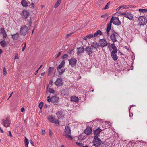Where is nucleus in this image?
<instances>
[{"mask_svg":"<svg viewBox=\"0 0 147 147\" xmlns=\"http://www.w3.org/2000/svg\"><path fill=\"white\" fill-rule=\"evenodd\" d=\"M30 19H28L27 21L28 23L27 25H28V27L26 25L22 26L20 29L19 33L21 35L25 36L27 34L29 29L30 28L31 25L32 24V20L33 18L32 16H30Z\"/></svg>","mask_w":147,"mask_h":147,"instance_id":"1","label":"nucleus"},{"mask_svg":"<svg viewBox=\"0 0 147 147\" xmlns=\"http://www.w3.org/2000/svg\"><path fill=\"white\" fill-rule=\"evenodd\" d=\"M147 19L146 17L143 16H140L138 18V23L140 26L144 25L147 23Z\"/></svg>","mask_w":147,"mask_h":147,"instance_id":"2","label":"nucleus"},{"mask_svg":"<svg viewBox=\"0 0 147 147\" xmlns=\"http://www.w3.org/2000/svg\"><path fill=\"white\" fill-rule=\"evenodd\" d=\"M92 143L94 146L96 147H98L100 145L102 141L98 136H94Z\"/></svg>","mask_w":147,"mask_h":147,"instance_id":"3","label":"nucleus"},{"mask_svg":"<svg viewBox=\"0 0 147 147\" xmlns=\"http://www.w3.org/2000/svg\"><path fill=\"white\" fill-rule=\"evenodd\" d=\"M112 20V22H111V23H113V24L115 25L119 26L121 24V22L119 20L118 17H114L113 16L111 18L109 23H110L111 21Z\"/></svg>","mask_w":147,"mask_h":147,"instance_id":"4","label":"nucleus"},{"mask_svg":"<svg viewBox=\"0 0 147 147\" xmlns=\"http://www.w3.org/2000/svg\"><path fill=\"white\" fill-rule=\"evenodd\" d=\"M57 117L58 119H63L65 115V113L62 110H59L56 113Z\"/></svg>","mask_w":147,"mask_h":147,"instance_id":"5","label":"nucleus"},{"mask_svg":"<svg viewBox=\"0 0 147 147\" xmlns=\"http://www.w3.org/2000/svg\"><path fill=\"white\" fill-rule=\"evenodd\" d=\"M30 15L29 12L26 10H23L21 15L23 19L26 20Z\"/></svg>","mask_w":147,"mask_h":147,"instance_id":"6","label":"nucleus"},{"mask_svg":"<svg viewBox=\"0 0 147 147\" xmlns=\"http://www.w3.org/2000/svg\"><path fill=\"white\" fill-rule=\"evenodd\" d=\"M85 51L89 56H92V55L93 52L90 46H87L85 48Z\"/></svg>","mask_w":147,"mask_h":147,"instance_id":"7","label":"nucleus"},{"mask_svg":"<svg viewBox=\"0 0 147 147\" xmlns=\"http://www.w3.org/2000/svg\"><path fill=\"white\" fill-rule=\"evenodd\" d=\"M2 124L6 127L9 126L10 124V121L9 119L7 118L6 120H3L2 121Z\"/></svg>","mask_w":147,"mask_h":147,"instance_id":"8","label":"nucleus"},{"mask_svg":"<svg viewBox=\"0 0 147 147\" xmlns=\"http://www.w3.org/2000/svg\"><path fill=\"white\" fill-rule=\"evenodd\" d=\"M63 80L61 78H57L55 82V84L57 86H61L63 84Z\"/></svg>","mask_w":147,"mask_h":147,"instance_id":"9","label":"nucleus"},{"mask_svg":"<svg viewBox=\"0 0 147 147\" xmlns=\"http://www.w3.org/2000/svg\"><path fill=\"white\" fill-rule=\"evenodd\" d=\"M69 88H65L62 90L60 93H61L63 95L67 96L69 94Z\"/></svg>","mask_w":147,"mask_h":147,"instance_id":"10","label":"nucleus"},{"mask_svg":"<svg viewBox=\"0 0 147 147\" xmlns=\"http://www.w3.org/2000/svg\"><path fill=\"white\" fill-rule=\"evenodd\" d=\"M99 42L101 47L102 48L108 45L107 41L106 39L104 38L100 39L99 41Z\"/></svg>","mask_w":147,"mask_h":147,"instance_id":"11","label":"nucleus"},{"mask_svg":"<svg viewBox=\"0 0 147 147\" xmlns=\"http://www.w3.org/2000/svg\"><path fill=\"white\" fill-rule=\"evenodd\" d=\"M69 64L72 67H74L76 65L77 63V60L75 58H71V59H68Z\"/></svg>","mask_w":147,"mask_h":147,"instance_id":"12","label":"nucleus"},{"mask_svg":"<svg viewBox=\"0 0 147 147\" xmlns=\"http://www.w3.org/2000/svg\"><path fill=\"white\" fill-rule=\"evenodd\" d=\"M92 132V129L88 125L87 126L84 130V133L87 135H90Z\"/></svg>","mask_w":147,"mask_h":147,"instance_id":"13","label":"nucleus"},{"mask_svg":"<svg viewBox=\"0 0 147 147\" xmlns=\"http://www.w3.org/2000/svg\"><path fill=\"white\" fill-rule=\"evenodd\" d=\"M119 36V34H111L110 35V38L113 43H115L117 41L116 38Z\"/></svg>","mask_w":147,"mask_h":147,"instance_id":"14","label":"nucleus"},{"mask_svg":"<svg viewBox=\"0 0 147 147\" xmlns=\"http://www.w3.org/2000/svg\"><path fill=\"white\" fill-rule=\"evenodd\" d=\"M59 98L56 96H54L51 98V102L54 105H57L58 102V100Z\"/></svg>","mask_w":147,"mask_h":147,"instance_id":"15","label":"nucleus"},{"mask_svg":"<svg viewBox=\"0 0 147 147\" xmlns=\"http://www.w3.org/2000/svg\"><path fill=\"white\" fill-rule=\"evenodd\" d=\"M111 22H112V20L111 21L110 23H109V24H107L106 32H107V35L108 36H109V32L111 29Z\"/></svg>","mask_w":147,"mask_h":147,"instance_id":"16","label":"nucleus"},{"mask_svg":"<svg viewBox=\"0 0 147 147\" xmlns=\"http://www.w3.org/2000/svg\"><path fill=\"white\" fill-rule=\"evenodd\" d=\"M102 129L99 127L95 130L94 131V136H99V134L102 131Z\"/></svg>","mask_w":147,"mask_h":147,"instance_id":"17","label":"nucleus"},{"mask_svg":"<svg viewBox=\"0 0 147 147\" xmlns=\"http://www.w3.org/2000/svg\"><path fill=\"white\" fill-rule=\"evenodd\" d=\"M100 46L99 44L96 41L92 43L91 45V47H92L93 49H96L97 48H98Z\"/></svg>","mask_w":147,"mask_h":147,"instance_id":"18","label":"nucleus"},{"mask_svg":"<svg viewBox=\"0 0 147 147\" xmlns=\"http://www.w3.org/2000/svg\"><path fill=\"white\" fill-rule=\"evenodd\" d=\"M1 34H2L3 36V37L4 38H5L6 37H7V34L6 33V32L5 29L3 28H1L0 29Z\"/></svg>","mask_w":147,"mask_h":147,"instance_id":"19","label":"nucleus"},{"mask_svg":"<svg viewBox=\"0 0 147 147\" xmlns=\"http://www.w3.org/2000/svg\"><path fill=\"white\" fill-rule=\"evenodd\" d=\"M78 51L77 54L78 55H81V54L84 52V47H81L77 48Z\"/></svg>","mask_w":147,"mask_h":147,"instance_id":"20","label":"nucleus"},{"mask_svg":"<svg viewBox=\"0 0 147 147\" xmlns=\"http://www.w3.org/2000/svg\"><path fill=\"white\" fill-rule=\"evenodd\" d=\"M65 64V62L64 60H63L61 63L60 64L59 66L57 67V70L60 69L61 68L64 67Z\"/></svg>","mask_w":147,"mask_h":147,"instance_id":"21","label":"nucleus"},{"mask_svg":"<svg viewBox=\"0 0 147 147\" xmlns=\"http://www.w3.org/2000/svg\"><path fill=\"white\" fill-rule=\"evenodd\" d=\"M11 38L13 40H17L19 38V34L18 33H16L14 34H11Z\"/></svg>","mask_w":147,"mask_h":147,"instance_id":"22","label":"nucleus"},{"mask_svg":"<svg viewBox=\"0 0 147 147\" xmlns=\"http://www.w3.org/2000/svg\"><path fill=\"white\" fill-rule=\"evenodd\" d=\"M64 132L66 133V134H71V130H70V127L69 126H66L65 127Z\"/></svg>","mask_w":147,"mask_h":147,"instance_id":"23","label":"nucleus"},{"mask_svg":"<svg viewBox=\"0 0 147 147\" xmlns=\"http://www.w3.org/2000/svg\"><path fill=\"white\" fill-rule=\"evenodd\" d=\"M49 85L48 84L47 85V91L49 92L50 93L52 94H54L55 92V91L53 88H49Z\"/></svg>","mask_w":147,"mask_h":147,"instance_id":"24","label":"nucleus"},{"mask_svg":"<svg viewBox=\"0 0 147 147\" xmlns=\"http://www.w3.org/2000/svg\"><path fill=\"white\" fill-rule=\"evenodd\" d=\"M117 53L115 52H111V56L113 60L114 61H116L117 60L118 58V57L116 53Z\"/></svg>","mask_w":147,"mask_h":147,"instance_id":"25","label":"nucleus"},{"mask_svg":"<svg viewBox=\"0 0 147 147\" xmlns=\"http://www.w3.org/2000/svg\"><path fill=\"white\" fill-rule=\"evenodd\" d=\"M114 43H113L111 44V47L113 49V51L111 52H115L117 53V49L116 47L115 46L114 44Z\"/></svg>","mask_w":147,"mask_h":147,"instance_id":"26","label":"nucleus"},{"mask_svg":"<svg viewBox=\"0 0 147 147\" xmlns=\"http://www.w3.org/2000/svg\"><path fill=\"white\" fill-rule=\"evenodd\" d=\"M71 101L78 102L79 100L78 98L75 96H72L71 97Z\"/></svg>","mask_w":147,"mask_h":147,"instance_id":"27","label":"nucleus"},{"mask_svg":"<svg viewBox=\"0 0 147 147\" xmlns=\"http://www.w3.org/2000/svg\"><path fill=\"white\" fill-rule=\"evenodd\" d=\"M102 34L101 31L100 30H98L96 32L94 33L93 36L94 37H98V35H101Z\"/></svg>","mask_w":147,"mask_h":147,"instance_id":"28","label":"nucleus"},{"mask_svg":"<svg viewBox=\"0 0 147 147\" xmlns=\"http://www.w3.org/2000/svg\"><path fill=\"white\" fill-rule=\"evenodd\" d=\"M47 119L51 123H53L54 120L55 119V118L51 115L48 116Z\"/></svg>","mask_w":147,"mask_h":147,"instance_id":"29","label":"nucleus"},{"mask_svg":"<svg viewBox=\"0 0 147 147\" xmlns=\"http://www.w3.org/2000/svg\"><path fill=\"white\" fill-rule=\"evenodd\" d=\"M125 17H126L129 20H131L133 18V15L131 13L127 12V15Z\"/></svg>","mask_w":147,"mask_h":147,"instance_id":"30","label":"nucleus"},{"mask_svg":"<svg viewBox=\"0 0 147 147\" xmlns=\"http://www.w3.org/2000/svg\"><path fill=\"white\" fill-rule=\"evenodd\" d=\"M21 4L23 7H26L28 5V3L25 0H22Z\"/></svg>","mask_w":147,"mask_h":147,"instance_id":"31","label":"nucleus"},{"mask_svg":"<svg viewBox=\"0 0 147 147\" xmlns=\"http://www.w3.org/2000/svg\"><path fill=\"white\" fill-rule=\"evenodd\" d=\"M1 45L3 47H5L7 45V43L5 40H2L0 42Z\"/></svg>","mask_w":147,"mask_h":147,"instance_id":"32","label":"nucleus"},{"mask_svg":"<svg viewBox=\"0 0 147 147\" xmlns=\"http://www.w3.org/2000/svg\"><path fill=\"white\" fill-rule=\"evenodd\" d=\"M61 2V0H57L56 3H55L54 7L55 8H56L59 5Z\"/></svg>","mask_w":147,"mask_h":147,"instance_id":"33","label":"nucleus"},{"mask_svg":"<svg viewBox=\"0 0 147 147\" xmlns=\"http://www.w3.org/2000/svg\"><path fill=\"white\" fill-rule=\"evenodd\" d=\"M25 147H28L29 144V142L28 139L26 137L25 138Z\"/></svg>","mask_w":147,"mask_h":147,"instance_id":"34","label":"nucleus"},{"mask_svg":"<svg viewBox=\"0 0 147 147\" xmlns=\"http://www.w3.org/2000/svg\"><path fill=\"white\" fill-rule=\"evenodd\" d=\"M65 69H63L60 70H59V74L60 75H62L65 71Z\"/></svg>","mask_w":147,"mask_h":147,"instance_id":"35","label":"nucleus"},{"mask_svg":"<svg viewBox=\"0 0 147 147\" xmlns=\"http://www.w3.org/2000/svg\"><path fill=\"white\" fill-rule=\"evenodd\" d=\"M71 134H63V136H65L66 138H69L70 140H72L73 139L72 137L71 136Z\"/></svg>","mask_w":147,"mask_h":147,"instance_id":"36","label":"nucleus"},{"mask_svg":"<svg viewBox=\"0 0 147 147\" xmlns=\"http://www.w3.org/2000/svg\"><path fill=\"white\" fill-rule=\"evenodd\" d=\"M121 9H124L129 8V5H122L119 6Z\"/></svg>","mask_w":147,"mask_h":147,"instance_id":"37","label":"nucleus"},{"mask_svg":"<svg viewBox=\"0 0 147 147\" xmlns=\"http://www.w3.org/2000/svg\"><path fill=\"white\" fill-rule=\"evenodd\" d=\"M53 69L54 68L53 67H49V71L48 73V75H49L50 74V73L53 71Z\"/></svg>","mask_w":147,"mask_h":147,"instance_id":"38","label":"nucleus"},{"mask_svg":"<svg viewBox=\"0 0 147 147\" xmlns=\"http://www.w3.org/2000/svg\"><path fill=\"white\" fill-rule=\"evenodd\" d=\"M109 3H110V2L108 3H107V4L105 5V7L102 9L103 10H105V9H108L109 8Z\"/></svg>","mask_w":147,"mask_h":147,"instance_id":"39","label":"nucleus"},{"mask_svg":"<svg viewBox=\"0 0 147 147\" xmlns=\"http://www.w3.org/2000/svg\"><path fill=\"white\" fill-rule=\"evenodd\" d=\"M138 11L139 12L144 13L146 12V9H139Z\"/></svg>","mask_w":147,"mask_h":147,"instance_id":"40","label":"nucleus"},{"mask_svg":"<svg viewBox=\"0 0 147 147\" xmlns=\"http://www.w3.org/2000/svg\"><path fill=\"white\" fill-rule=\"evenodd\" d=\"M94 36L93 34H89L88 35H86V37L90 39L92 38Z\"/></svg>","mask_w":147,"mask_h":147,"instance_id":"41","label":"nucleus"},{"mask_svg":"<svg viewBox=\"0 0 147 147\" xmlns=\"http://www.w3.org/2000/svg\"><path fill=\"white\" fill-rule=\"evenodd\" d=\"M44 103L43 102H41L39 105V107L41 109L42 108V107L43 106Z\"/></svg>","mask_w":147,"mask_h":147,"instance_id":"42","label":"nucleus"},{"mask_svg":"<svg viewBox=\"0 0 147 147\" xmlns=\"http://www.w3.org/2000/svg\"><path fill=\"white\" fill-rule=\"evenodd\" d=\"M68 55L67 54H64L61 57L62 59L67 58L68 57Z\"/></svg>","mask_w":147,"mask_h":147,"instance_id":"43","label":"nucleus"},{"mask_svg":"<svg viewBox=\"0 0 147 147\" xmlns=\"http://www.w3.org/2000/svg\"><path fill=\"white\" fill-rule=\"evenodd\" d=\"M3 75L4 76H5L7 74L6 69L5 67L3 68Z\"/></svg>","mask_w":147,"mask_h":147,"instance_id":"44","label":"nucleus"},{"mask_svg":"<svg viewBox=\"0 0 147 147\" xmlns=\"http://www.w3.org/2000/svg\"><path fill=\"white\" fill-rule=\"evenodd\" d=\"M78 140H83V137L82 136H79L78 137Z\"/></svg>","mask_w":147,"mask_h":147,"instance_id":"45","label":"nucleus"},{"mask_svg":"<svg viewBox=\"0 0 147 147\" xmlns=\"http://www.w3.org/2000/svg\"><path fill=\"white\" fill-rule=\"evenodd\" d=\"M47 101L48 102H49L51 101V97L50 96H48L47 98Z\"/></svg>","mask_w":147,"mask_h":147,"instance_id":"46","label":"nucleus"},{"mask_svg":"<svg viewBox=\"0 0 147 147\" xmlns=\"http://www.w3.org/2000/svg\"><path fill=\"white\" fill-rule=\"evenodd\" d=\"M26 47V42H24V45L22 49V51H24Z\"/></svg>","mask_w":147,"mask_h":147,"instance_id":"47","label":"nucleus"},{"mask_svg":"<svg viewBox=\"0 0 147 147\" xmlns=\"http://www.w3.org/2000/svg\"><path fill=\"white\" fill-rule=\"evenodd\" d=\"M76 144L77 145H78L80 146H82L83 145V144L82 143L77 142H76Z\"/></svg>","mask_w":147,"mask_h":147,"instance_id":"48","label":"nucleus"},{"mask_svg":"<svg viewBox=\"0 0 147 147\" xmlns=\"http://www.w3.org/2000/svg\"><path fill=\"white\" fill-rule=\"evenodd\" d=\"M53 123H54L55 124H59V121L58 120H55L54 121V122Z\"/></svg>","mask_w":147,"mask_h":147,"instance_id":"49","label":"nucleus"},{"mask_svg":"<svg viewBox=\"0 0 147 147\" xmlns=\"http://www.w3.org/2000/svg\"><path fill=\"white\" fill-rule=\"evenodd\" d=\"M112 34H117L118 35V34H119L118 33H117L115 32L114 30H112Z\"/></svg>","mask_w":147,"mask_h":147,"instance_id":"50","label":"nucleus"},{"mask_svg":"<svg viewBox=\"0 0 147 147\" xmlns=\"http://www.w3.org/2000/svg\"><path fill=\"white\" fill-rule=\"evenodd\" d=\"M73 50H74V49H72L71 50H69L67 51L68 53L69 54H71L72 53V52L73 51Z\"/></svg>","mask_w":147,"mask_h":147,"instance_id":"51","label":"nucleus"},{"mask_svg":"<svg viewBox=\"0 0 147 147\" xmlns=\"http://www.w3.org/2000/svg\"><path fill=\"white\" fill-rule=\"evenodd\" d=\"M73 34V33H71L69 34H68L66 35V38H67L69 36H70L71 35H72Z\"/></svg>","mask_w":147,"mask_h":147,"instance_id":"52","label":"nucleus"},{"mask_svg":"<svg viewBox=\"0 0 147 147\" xmlns=\"http://www.w3.org/2000/svg\"><path fill=\"white\" fill-rule=\"evenodd\" d=\"M19 58L18 55L17 53H16L15 55V59H18Z\"/></svg>","mask_w":147,"mask_h":147,"instance_id":"53","label":"nucleus"},{"mask_svg":"<svg viewBox=\"0 0 147 147\" xmlns=\"http://www.w3.org/2000/svg\"><path fill=\"white\" fill-rule=\"evenodd\" d=\"M8 132L9 133V134H7L9 136H10V137H12V134L11 132L10 131H8Z\"/></svg>","mask_w":147,"mask_h":147,"instance_id":"54","label":"nucleus"},{"mask_svg":"<svg viewBox=\"0 0 147 147\" xmlns=\"http://www.w3.org/2000/svg\"><path fill=\"white\" fill-rule=\"evenodd\" d=\"M108 15L107 14H106L104 15H102L101 16V17L102 18H105L106 16H107Z\"/></svg>","mask_w":147,"mask_h":147,"instance_id":"55","label":"nucleus"},{"mask_svg":"<svg viewBox=\"0 0 147 147\" xmlns=\"http://www.w3.org/2000/svg\"><path fill=\"white\" fill-rule=\"evenodd\" d=\"M135 7V6L134 5H129V8H134Z\"/></svg>","mask_w":147,"mask_h":147,"instance_id":"56","label":"nucleus"},{"mask_svg":"<svg viewBox=\"0 0 147 147\" xmlns=\"http://www.w3.org/2000/svg\"><path fill=\"white\" fill-rule=\"evenodd\" d=\"M127 12L126 13L125 12H124V13H122L121 14V15H123L125 17L127 15Z\"/></svg>","mask_w":147,"mask_h":147,"instance_id":"57","label":"nucleus"},{"mask_svg":"<svg viewBox=\"0 0 147 147\" xmlns=\"http://www.w3.org/2000/svg\"><path fill=\"white\" fill-rule=\"evenodd\" d=\"M49 136H50L51 137L52 136V132L51 131V130L50 129L49 130Z\"/></svg>","mask_w":147,"mask_h":147,"instance_id":"58","label":"nucleus"},{"mask_svg":"<svg viewBox=\"0 0 147 147\" xmlns=\"http://www.w3.org/2000/svg\"><path fill=\"white\" fill-rule=\"evenodd\" d=\"M61 52H59L58 53L57 56L56 57V58H57L59 56V55L61 54Z\"/></svg>","mask_w":147,"mask_h":147,"instance_id":"59","label":"nucleus"},{"mask_svg":"<svg viewBox=\"0 0 147 147\" xmlns=\"http://www.w3.org/2000/svg\"><path fill=\"white\" fill-rule=\"evenodd\" d=\"M30 144L31 145H32L33 146H34V142H33L32 141V140H30Z\"/></svg>","mask_w":147,"mask_h":147,"instance_id":"60","label":"nucleus"},{"mask_svg":"<svg viewBox=\"0 0 147 147\" xmlns=\"http://www.w3.org/2000/svg\"><path fill=\"white\" fill-rule=\"evenodd\" d=\"M25 109L24 108L22 107L21 109V112H23L24 111Z\"/></svg>","mask_w":147,"mask_h":147,"instance_id":"61","label":"nucleus"},{"mask_svg":"<svg viewBox=\"0 0 147 147\" xmlns=\"http://www.w3.org/2000/svg\"><path fill=\"white\" fill-rule=\"evenodd\" d=\"M53 81L52 80H50L49 82V83L51 85H52L53 84Z\"/></svg>","mask_w":147,"mask_h":147,"instance_id":"62","label":"nucleus"},{"mask_svg":"<svg viewBox=\"0 0 147 147\" xmlns=\"http://www.w3.org/2000/svg\"><path fill=\"white\" fill-rule=\"evenodd\" d=\"M42 135H44L45 134V131L44 130H42Z\"/></svg>","mask_w":147,"mask_h":147,"instance_id":"63","label":"nucleus"},{"mask_svg":"<svg viewBox=\"0 0 147 147\" xmlns=\"http://www.w3.org/2000/svg\"><path fill=\"white\" fill-rule=\"evenodd\" d=\"M31 8H34V3H32L31 4Z\"/></svg>","mask_w":147,"mask_h":147,"instance_id":"64","label":"nucleus"}]
</instances>
